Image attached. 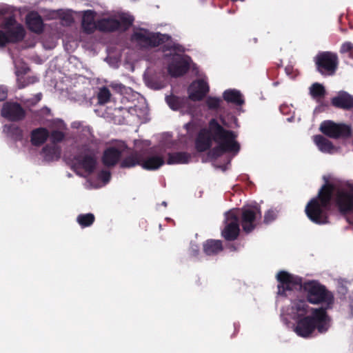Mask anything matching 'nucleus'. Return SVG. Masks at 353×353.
I'll return each mask as SVG.
<instances>
[{"label":"nucleus","instance_id":"obj_29","mask_svg":"<svg viewBox=\"0 0 353 353\" xmlns=\"http://www.w3.org/2000/svg\"><path fill=\"white\" fill-rule=\"evenodd\" d=\"M222 250L223 245L220 240L210 239L203 243V252L208 256L217 254Z\"/></svg>","mask_w":353,"mask_h":353},{"label":"nucleus","instance_id":"obj_30","mask_svg":"<svg viewBox=\"0 0 353 353\" xmlns=\"http://www.w3.org/2000/svg\"><path fill=\"white\" fill-rule=\"evenodd\" d=\"M314 141L322 152L331 153L334 149L333 143L322 135H315Z\"/></svg>","mask_w":353,"mask_h":353},{"label":"nucleus","instance_id":"obj_45","mask_svg":"<svg viewBox=\"0 0 353 353\" xmlns=\"http://www.w3.org/2000/svg\"><path fill=\"white\" fill-rule=\"evenodd\" d=\"M8 89L6 86L0 85V101H5L8 97Z\"/></svg>","mask_w":353,"mask_h":353},{"label":"nucleus","instance_id":"obj_1","mask_svg":"<svg viewBox=\"0 0 353 353\" xmlns=\"http://www.w3.org/2000/svg\"><path fill=\"white\" fill-rule=\"evenodd\" d=\"M349 181L331 183L326 181L319 190L316 197L307 203L305 209L308 219L314 223L324 225L329 223L328 210L330 204L340 214L337 198L347 192Z\"/></svg>","mask_w":353,"mask_h":353},{"label":"nucleus","instance_id":"obj_26","mask_svg":"<svg viewBox=\"0 0 353 353\" xmlns=\"http://www.w3.org/2000/svg\"><path fill=\"white\" fill-rule=\"evenodd\" d=\"M49 137V132L46 128H38L32 130L30 141L34 146H41Z\"/></svg>","mask_w":353,"mask_h":353},{"label":"nucleus","instance_id":"obj_11","mask_svg":"<svg viewBox=\"0 0 353 353\" xmlns=\"http://www.w3.org/2000/svg\"><path fill=\"white\" fill-rule=\"evenodd\" d=\"M337 199L340 215L349 224L353 225V182L349 181L347 192L340 194Z\"/></svg>","mask_w":353,"mask_h":353},{"label":"nucleus","instance_id":"obj_10","mask_svg":"<svg viewBox=\"0 0 353 353\" xmlns=\"http://www.w3.org/2000/svg\"><path fill=\"white\" fill-rule=\"evenodd\" d=\"M276 279L278 281L277 293L282 296H287V292L301 290L303 283L301 277L293 275L285 270L279 271L276 276Z\"/></svg>","mask_w":353,"mask_h":353},{"label":"nucleus","instance_id":"obj_27","mask_svg":"<svg viewBox=\"0 0 353 353\" xmlns=\"http://www.w3.org/2000/svg\"><path fill=\"white\" fill-rule=\"evenodd\" d=\"M167 163L173 164H187L190 161L192 156L187 152H176L168 153Z\"/></svg>","mask_w":353,"mask_h":353},{"label":"nucleus","instance_id":"obj_15","mask_svg":"<svg viewBox=\"0 0 353 353\" xmlns=\"http://www.w3.org/2000/svg\"><path fill=\"white\" fill-rule=\"evenodd\" d=\"M190 70L188 59L179 54H174L168 65V73L172 77H179L185 74Z\"/></svg>","mask_w":353,"mask_h":353},{"label":"nucleus","instance_id":"obj_32","mask_svg":"<svg viewBox=\"0 0 353 353\" xmlns=\"http://www.w3.org/2000/svg\"><path fill=\"white\" fill-rule=\"evenodd\" d=\"M3 132L14 141H19L23 139V130L15 124L5 125Z\"/></svg>","mask_w":353,"mask_h":353},{"label":"nucleus","instance_id":"obj_39","mask_svg":"<svg viewBox=\"0 0 353 353\" xmlns=\"http://www.w3.org/2000/svg\"><path fill=\"white\" fill-rule=\"evenodd\" d=\"M184 128L187 131L188 136L191 138L198 130V126L193 122H188L184 125Z\"/></svg>","mask_w":353,"mask_h":353},{"label":"nucleus","instance_id":"obj_9","mask_svg":"<svg viewBox=\"0 0 353 353\" xmlns=\"http://www.w3.org/2000/svg\"><path fill=\"white\" fill-rule=\"evenodd\" d=\"M314 61L316 70L324 77L334 75L338 68V56L332 52H319Z\"/></svg>","mask_w":353,"mask_h":353},{"label":"nucleus","instance_id":"obj_18","mask_svg":"<svg viewBox=\"0 0 353 353\" xmlns=\"http://www.w3.org/2000/svg\"><path fill=\"white\" fill-rule=\"evenodd\" d=\"M210 91V86L205 80L193 81L188 88V99L192 101H202Z\"/></svg>","mask_w":353,"mask_h":353},{"label":"nucleus","instance_id":"obj_16","mask_svg":"<svg viewBox=\"0 0 353 353\" xmlns=\"http://www.w3.org/2000/svg\"><path fill=\"white\" fill-rule=\"evenodd\" d=\"M213 130L210 128V121L209 128H203L197 132L194 140L195 150L198 152H204L209 150L212 145Z\"/></svg>","mask_w":353,"mask_h":353},{"label":"nucleus","instance_id":"obj_17","mask_svg":"<svg viewBox=\"0 0 353 353\" xmlns=\"http://www.w3.org/2000/svg\"><path fill=\"white\" fill-rule=\"evenodd\" d=\"M239 216L233 212H228L222 236L227 241H234L239 236Z\"/></svg>","mask_w":353,"mask_h":353},{"label":"nucleus","instance_id":"obj_21","mask_svg":"<svg viewBox=\"0 0 353 353\" xmlns=\"http://www.w3.org/2000/svg\"><path fill=\"white\" fill-rule=\"evenodd\" d=\"M77 164L89 174L93 173L97 166L95 156L78 154L74 157Z\"/></svg>","mask_w":353,"mask_h":353},{"label":"nucleus","instance_id":"obj_47","mask_svg":"<svg viewBox=\"0 0 353 353\" xmlns=\"http://www.w3.org/2000/svg\"><path fill=\"white\" fill-rule=\"evenodd\" d=\"M74 125H75V123L72 124V128H75L76 127Z\"/></svg>","mask_w":353,"mask_h":353},{"label":"nucleus","instance_id":"obj_19","mask_svg":"<svg viewBox=\"0 0 353 353\" xmlns=\"http://www.w3.org/2000/svg\"><path fill=\"white\" fill-rule=\"evenodd\" d=\"M121 155V150L114 146L108 147L103 152L101 162L105 167H114L119 162Z\"/></svg>","mask_w":353,"mask_h":353},{"label":"nucleus","instance_id":"obj_36","mask_svg":"<svg viewBox=\"0 0 353 353\" xmlns=\"http://www.w3.org/2000/svg\"><path fill=\"white\" fill-rule=\"evenodd\" d=\"M111 97L110 90L106 87H103L99 90L97 94L98 103L99 104H105L108 103Z\"/></svg>","mask_w":353,"mask_h":353},{"label":"nucleus","instance_id":"obj_41","mask_svg":"<svg viewBox=\"0 0 353 353\" xmlns=\"http://www.w3.org/2000/svg\"><path fill=\"white\" fill-rule=\"evenodd\" d=\"M276 218V213L275 212V211L272 210H268L265 215H264V223L265 224H269L271 222H272L273 221H274Z\"/></svg>","mask_w":353,"mask_h":353},{"label":"nucleus","instance_id":"obj_44","mask_svg":"<svg viewBox=\"0 0 353 353\" xmlns=\"http://www.w3.org/2000/svg\"><path fill=\"white\" fill-rule=\"evenodd\" d=\"M8 43V38L6 35L5 30L3 29H0V47L3 48Z\"/></svg>","mask_w":353,"mask_h":353},{"label":"nucleus","instance_id":"obj_40","mask_svg":"<svg viewBox=\"0 0 353 353\" xmlns=\"http://www.w3.org/2000/svg\"><path fill=\"white\" fill-rule=\"evenodd\" d=\"M341 53H349V57L353 59V44L347 41L342 44L341 47Z\"/></svg>","mask_w":353,"mask_h":353},{"label":"nucleus","instance_id":"obj_37","mask_svg":"<svg viewBox=\"0 0 353 353\" xmlns=\"http://www.w3.org/2000/svg\"><path fill=\"white\" fill-rule=\"evenodd\" d=\"M49 137L50 139V141L54 145L61 143L65 138V134L60 130H52L51 133H49Z\"/></svg>","mask_w":353,"mask_h":353},{"label":"nucleus","instance_id":"obj_34","mask_svg":"<svg viewBox=\"0 0 353 353\" xmlns=\"http://www.w3.org/2000/svg\"><path fill=\"white\" fill-rule=\"evenodd\" d=\"M310 94L314 99H320L325 96L326 91L322 84L314 83L310 88Z\"/></svg>","mask_w":353,"mask_h":353},{"label":"nucleus","instance_id":"obj_25","mask_svg":"<svg viewBox=\"0 0 353 353\" xmlns=\"http://www.w3.org/2000/svg\"><path fill=\"white\" fill-rule=\"evenodd\" d=\"M30 69L28 67L22 68L20 70L16 71V75L17 77V87L19 89H23L26 86L33 84L38 81L37 77L34 76L25 77L22 74H26Z\"/></svg>","mask_w":353,"mask_h":353},{"label":"nucleus","instance_id":"obj_20","mask_svg":"<svg viewBox=\"0 0 353 353\" xmlns=\"http://www.w3.org/2000/svg\"><path fill=\"white\" fill-rule=\"evenodd\" d=\"M26 22L28 28L32 32L41 34L43 31L44 24L42 17L37 12H31L26 15Z\"/></svg>","mask_w":353,"mask_h":353},{"label":"nucleus","instance_id":"obj_2","mask_svg":"<svg viewBox=\"0 0 353 353\" xmlns=\"http://www.w3.org/2000/svg\"><path fill=\"white\" fill-rule=\"evenodd\" d=\"M95 12L86 10L84 12L81 27L83 32L92 34L96 30L103 32H125L128 31L134 22V17L128 12L119 13L115 17L103 18L94 22Z\"/></svg>","mask_w":353,"mask_h":353},{"label":"nucleus","instance_id":"obj_4","mask_svg":"<svg viewBox=\"0 0 353 353\" xmlns=\"http://www.w3.org/2000/svg\"><path fill=\"white\" fill-rule=\"evenodd\" d=\"M310 315H307L296 320L294 327L295 333L301 337L311 336L315 330L321 334L325 333L330 327V318L326 308L323 307L312 309Z\"/></svg>","mask_w":353,"mask_h":353},{"label":"nucleus","instance_id":"obj_13","mask_svg":"<svg viewBox=\"0 0 353 353\" xmlns=\"http://www.w3.org/2000/svg\"><path fill=\"white\" fill-rule=\"evenodd\" d=\"M1 115L10 121H19L26 117V111L17 102L6 101L1 110Z\"/></svg>","mask_w":353,"mask_h":353},{"label":"nucleus","instance_id":"obj_24","mask_svg":"<svg viewBox=\"0 0 353 353\" xmlns=\"http://www.w3.org/2000/svg\"><path fill=\"white\" fill-rule=\"evenodd\" d=\"M333 106L344 110H350L353 108V97L345 92H341L338 96L332 99Z\"/></svg>","mask_w":353,"mask_h":353},{"label":"nucleus","instance_id":"obj_3","mask_svg":"<svg viewBox=\"0 0 353 353\" xmlns=\"http://www.w3.org/2000/svg\"><path fill=\"white\" fill-rule=\"evenodd\" d=\"M210 128L213 130V139L218 145L208 151L211 159H216L225 153L236 155L241 149L240 143L236 140L237 134L225 129L215 119L210 120Z\"/></svg>","mask_w":353,"mask_h":353},{"label":"nucleus","instance_id":"obj_35","mask_svg":"<svg viewBox=\"0 0 353 353\" xmlns=\"http://www.w3.org/2000/svg\"><path fill=\"white\" fill-rule=\"evenodd\" d=\"M94 215L92 213L81 214L77 218L78 223L82 228H86L92 225L94 222Z\"/></svg>","mask_w":353,"mask_h":353},{"label":"nucleus","instance_id":"obj_7","mask_svg":"<svg viewBox=\"0 0 353 353\" xmlns=\"http://www.w3.org/2000/svg\"><path fill=\"white\" fill-rule=\"evenodd\" d=\"M170 38L168 34L153 32L143 28H134L130 39L139 49L147 50L158 47Z\"/></svg>","mask_w":353,"mask_h":353},{"label":"nucleus","instance_id":"obj_38","mask_svg":"<svg viewBox=\"0 0 353 353\" xmlns=\"http://www.w3.org/2000/svg\"><path fill=\"white\" fill-rule=\"evenodd\" d=\"M221 100L218 97H209L206 99V105L210 110H217L221 103Z\"/></svg>","mask_w":353,"mask_h":353},{"label":"nucleus","instance_id":"obj_8","mask_svg":"<svg viewBox=\"0 0 353 353\" xmlns=\"http://www.w3.org/2000/svg\"><path fill=\"white\" fill-rule=\"evenodd\" d=\"M0 28L5 30L8 43H17L25 38L23 26L17 22L15 15L8 8L0 9Z\"/></svg>","mask_w":353,"mask_h":353},{"label":"nucleus","instance_id":"obj_5","mask_svg":"<svg viewBox=\"0 0 353 353\" xmlns=\"http://www.w3.org/2000/svg\"><path fill=\"white\" fill-rule=\"evenodd\" d=\"M165 164V159L161 153L153 152V148L148 151V156L141 151L133 150L120 162V168H132L137 165L146 170H156Z\"/></svg>","mask_w":353,"mask_h":353},{"label":"nucleus","instance_id":"obj_46","mask_svg":"<svg viewBox=\"0 0 353 353\" xmlns=\"http://www.w3.org/2000/svg\"><path fill=\"white\" fill-rule=\"evenodd\" d=\"M181 46L179 44H174L172 46H166L165 48L166 50H181L180 49Z\"/></svg>","mask_w":353,"mask_h":353},{"label":"nucleus","instance_id":"obj_42","mask_svg":"<svg viewBox=\"0 0 353 353\" xmlns=\"http://www.w3.org/2000/svg\"><path fill=\"white\" fill-rule=\"evenodd\" d=\"M111 174L109 171L105 170H102L99 173V178L103 181L104 183H108L110 180Z\"/></svg>","mask_w":353,"mask_h":353},{"label":"nucleus","instance_id":"obj_23","mask_svg":"<svg viewBox=\"0 0 353 353\" xmlns=\"http://www.w3.org/2000/svg\"><path fill=\"white\" fill-rule=\"evenodd\" d=\"M82 132L86 137V139L88 143H83L81 146V154L82 155H92L95 156L96 151L92 149L90 143H96L97 140L94 138V136L92 133V130L90 127H83L82 128Z\"/></svg>","mask_w":353,"mask_h":353},{"label":"nucleus","instance_id":"obj_31","mask_svg":"<svg viewBox=\"0 0 353 353\" xmlns=\"http://www.w3.org/2000/svg\"><path fill=\"white\" fill-rule=\"evenodd\" d=\"M43 158L47 161L57 160L60 157L61 149L59 147L53 145H46L42 148Z\"/></svg>","mask_w":353,"mask_h":353},{"label":"nucleus","instance_id":"obj_14","mask_svg":"<svg viewBox=\"0 0 353 353\" xmlns=\"http://www.w3.org/2000/svg\"><path fill=\"white\" fill-rule=\"evenodd\" d=\"M258 217H261V212L257 207L242 208L241 223L243 230L247 233L252 232L256 228V220Z\"/></svg>","mask_w":353,"mask_h":353},{"label":"nucleus","instance_id":"obj_6","mask_svg":"<svg viewBox=\"0 0 353 353\" xmlns=\"http://www.w3.org/2000/svg\"><path fill=\"white\" fill-rule=\"evenodd\" d=\"M301 290L305 294L307 302L312 304H325L324 308L326 310L332 307L334 301L333 294L319 281L312 280L304 282Z\"/></svg>","mask_w":353,"mask_h":353},{"label":"nucleus","instance_id":"obj_12","mask_svg":"<svg viewBox=\"0 0 353 353\" xmlns=\"http://www.w3.org/2000/svg\"><path fill=\"white\" fill-rule=\"evenodd\" d=\"M320 130L323 134L332 139L347 138L352 134L350 126L343 123L337 124L330 120L321 123Z\"/></svg>","mask_w":353,"mask_h":353},{"label":"nucleus","instance_id":"obj_28","mask_svg":"<svg viewBox=\"0 0 353 353\" xmlns=\"http://www.w3.org/2000/svg\"><path fill=\"white\" fill-rule=\"evenodd\" d=\"M223 99L228 103L241 106L244 103L243 97L240 91L234 89H228L223 93Z\"/></svg>","mask_w":353,"mask_h":353},{"label":"nucleus","instance_id":"obj_22","mask_svg":"<svg viewBox=\"0 0 353 353\" xmlns=\"http://www.w3.org/2000/svg\"><path fill=\"white\" fill-rule=\"evenodd\" d=\"M165 101L168 106L174 111L188 109L190 102L188 97H181L174 94L165 97Z\"/></svg>","mask_w":353,"mask_h":353},{"label":"nucleus","instance_id":"obj_43","mask_svg":"<svg viewBox=\"0 0 353 353\" xmlns=\"http://www.w3.org/2000/svg\"><path fill=\"white\" fill-rule=\"evenodd\" d=\"M285 71L286 74L290 77L291 79H294L297 76V71L294 69L293 66L291 65H288L285 68Z\"/></svg>","mask_w":353,"mask_h":353},{"label":"nucleus","instance_id":"obj_33","mask_svg":"<svg viewBox=\"0 0 353 353\" xmlns=\"http://www.w3.org/2000/svg\"><path fill=\"white\" fill-rule=\"evenodd\" d=\"M293 309L295 310V315L298 319L307 316L310 306L305 301L299 300L294 303Z\"/></svg>","mask_w":353,"mask_h":353}]
</instances>
